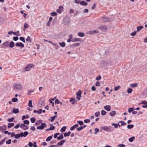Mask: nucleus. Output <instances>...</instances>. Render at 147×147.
I'll list each match as a JSON object with an SVG mask.
<instances>
[{"label": "nucleus", "instance_id": "obj_26", "mask_svg": "<svg viewBox=\"0 0 147 147\" xmlns=\"http://www.w3.org/2000/svg\"><path fill=\"white\" fill-rule=\"evenodd\" d=\"M78 35L79 36L82 37L85 36V34L83 32H79L78 33Z\"/></svg>", "mask_w": 147, "mask_h": 147}, {"label": "nucleus", "instance_id": "obj_16", "mask_svg": "<svg viewBox=\"0 0 147 147\" xmlns=\"http://www.w3.org/2000/svg\"><path fill=\"white\" fill-rule=\"evenodd\" d=\"M118 123H121V126H125L127 124L125 122L123 121H119L118 122Z\"/></svg>", "mask_w": 147, "mask_h": 147}, {"label": "nucleus", "instance_id": "obj_30", "mask_svg": "<svg viewBox=\"0 0 147 147\" xmlns=\"http://www.w3.org/2000/svg\"><path fill=\"white\" fill-rule=\"evenodd\" d=\"M80 44V43L76 42L73 44L72 45V46L74 47H76L79 46Z\"/></svg>", "mask_w": 147, "mask_h": 147}, {"label": "nucleus", "instance_id": "obj_29", "mask_svg": "<svg viewBox=\"0 0 147 147\" xmlns=\"http://www.w3.org/2000/svg\"><path fill=\"white\" fill-rule=\"evenodd\" d=\"M53 138V136H50L48 137L46 139V141L47 142L50 141Z\"/></svg>", "mask_w": 147, "mask_h": 147}, {"label": "nucleus", "instance_id": "obj_13", "mask_svg": "<svg viewBox=\"0 0 147 147\" xmlns=\"http://www.w3.org/2000/svg\"><path fill=\"white\" fill-rule=\"evenodd\" d=\"M81 39L80 38H75L72 39V42H76L81 41Z\"/></svg>", "mask_w": 147, "mask_h": 147}, {"label": "nucleus", "instance_id": "obj_46", "mask_svg": "<svg viewBox=\"0 0 147 147\" xmlns=\"http://www.w3.org/2000/svg\"><path fill=\"white\" fill-rule=\"evenodd\" d=\"M134 108L131 107L129 109L128 111L129 113H131V112H132L134 110Z\"/></svg>", "mask_w": 147, "mask_h": 147}, {"label": "nucleus", "instance_id": "obj_45", "mask_svg": "<svg viewBox=\"0 0 147 147\" xmlns=\"http://www.w3.org/2000/svg\"><path fill=\"white\" fill-rule=\"evenodd\" d=\"M100 115V112L99 111H97L94 113V116L97 117Z\"/></svg>", "mask_w": 147, "mask_h": 147}, {"label": "nucleus", "instance_id": "obj_36", "mask_svg": "<svg viewBox=\"0 0 147 147\" xmlns=\"http://www.w3.org/2000/svg\"><path fill=\"white\" fill-rule=\"evenodd\" d=\"M134 125L133 124L128 125L127 126V128L129 129H131L133 128Z\"/></svg>", "mask_w": 147, "mask_h": 147}, {"label": "nucleus", "instance_id": "obj_56", "mask_svg": "<svg viewBox=\"0 0 147 147\" xmlns=\"http://www.w3.org/2000/svg\"><path fill=\"white\" fill-rule=\"evenodd\" d=\"M55 103L56 104H59L60 103V102L58 99H57L55 101Z\"/></svg>", "mask_w": 147, "mask_h": 147}, {"label": "nucleus", "instance_id": "obj_24", "mask_svg": "<svg viewBox=\"0 0 147 147\" xmlns=\"http://www.w3.org/2000/svg\"><path fill=\"white\" fill-rule=\"evenodd\" d=\"M116 114V112L115 111H113L109 113V115L112 116L113 117Z\"/></svg>", "mask_w": 147, "mask_h": 147}, {"label": "nucleus", "instance_id": "obj_1", "mask_svg": "<svg viewBox=\"0 0 147 147\" xmlns=\"http://www.w3.org/2000/svg\"><path fill=\"white\" fill-rule=\"evenodd\" d=\"M101 128L102 130H104L107 132H111L114 130V127L111 126H109V127L104 126L101 127Z\"/></svg>", "mask_w": 147, "mask_h": 147}, {"label": "nucleus", "instance_id": "obj_58", "mask_svg": "<svg viewBox=\"0 0 147 147\" xmlns=\"http://www.w3.org/2000/svg\"><path fill=\"white\" fill-rule=\"evenodd\" d=\"M3 45L5 47H8L9 45V43L8 42H5L3 43Z\"/></svg>", "mask_w": 147, "mask_h": 147}, {"label": "nucleus", "instance_id": "obj_49", "mask_svg": "<svg viewBox=\"0 0 147 147\" xmlns=\"http://www.w3.org/2000/svg\"><path fill=\"white\" fill-rule=\"evenodd\" d=\"M50 126H51L49 128L50 130H53L55 129V127L54 125H53V124L50 125Z\"/></svg>", "mask_w": 147, "mask_h": 147}, {"label": "nucleus", "instance_id": "obj_41", "mask_svg": "<svg viewBox=\"0 0 147 147\" xmlns=\"http://www.w3.org/2000/svg\"><path fill=\"white\" fill-rule=\"evenodd\" d=\"M50 15L52 16H57V13L56 12H51L50 13Z\"/></svg>", "mask_w": 147, "mask_h": 147}, {"label": "nucleus", "instance_id": "obj_3", "mask_svg": "<svg viewBox=\"0 0 147 147\" xmlns=\"http://www.w3.org/2000/svg\"><path fill=\"white\" fill-rule=\"evenodd\" d=\"M47 127V125L44 123H41V125L38 126L37 127V129H38L42 130L43 129Z\"/></svg>", "mask_w": 147, "mask_h": 147}, {"label": "nucleus", "instance_id": "obj_33", "mask_svg": "<svg viewBox=\"0 0 147 147\" xmlns=\"http://www.w3.org/2000/svg\"><path fill=\"white\" fill-rule=\"evenodd\" d=\"M14 46V43L13 41H11L10 42L9 44V47L11 48L13 47Z\"/></svg>", "mask_w": 147, "mask_h": 147}, {"label": "nucleus", "instance_id": "obj_63", "mask_svg": "<svg viewBox=\"0 0 147 147\" xmlns=\"http://www.w3.org/2000/svg\"><path fill=\"white\" fill-rule=\"evenodd\" d=\"M28 145L30 147H32L33 146V144L31 142H29L28 143Z\"/></svg>", "mask_w": 147, "mask_h": 147}, {"label": "nucleus", "instance_id": "obj_6", "mask_svg": "<svg viewBox=\"0 0 147 147\" xmlns=\"http://www.w3.org/2000/svg\"><path fill=\"white\" fill-rule=\"evenodd\" d=\"M82 93L81 91L80 90H79L78 92L76 93V98L78 100H80L81 99Z\"/></svg>", "mask_w": 147, "mask_h": 147}, {"label": "nucleus", "instance_id": "obj_38", "mask_svg": "<svg viewBox=\"0 0 147 147\" xmlns=\"http://www.w3.org/2000/svg\"><path fill=\"white\" fill-rule=\"evenodd\" d=\"M30 123L29 121L28 120H25L23 121V124L25 125H29Z\"/></svg>", "mask_w": 147, "mask_h": 147}, {"label": "nucleus", "instance_id": "obj_50", "mask_svg": "<svg viewBox=\"0 0 147 147\" xmlns=\"http://www.w3.org/2000/svg\"><path fill=\"white\" fill-rule=\"evenodd\" d=\"M132 89L131 88H129L127 89V92L129 93H131L132 92Z\"/></svg>", "mask_w": 147, "mask_h": 147}, {"label": "nucleus", "instance_id": "obj_20", "mask_svg": "<svg viewBox=\"0 0 147 147\" xmlns=\"http://www.w3.org/2000/svg\"><path fill=\"white\" fill-rule=\"evenodd\" d=\"M71 134V132L70 131H68V132H65L64 134V136L65 137L69 136Z\"/></svg>", "mask_w": 147, "mask_h": 147}, {"label": "nucleus", "instance_id": "obj_47", "mask_svg": "<svg viewBox=\"0 0 147 147\" xmlns=\"http://www.w3.org/2000/svg\"><path fill=\"white\" fill-rule=\"evenodd\" d=\"M15 90H17L18 89V85L17 84H14L13 86Z\"/></svg>", "mask_w": 147, "mask_h": 147}, {"label": "nucleus", "instance_id": "obj_12", "mask_svg": "<svg viewBox=\"0 0 147 147\" xmlns=\"http://www.w3.org/2000/svg\"><path fill=\"white\" fill-rule=\"evenodd\" d=\"M6 129V126L5 125H4L3 126L0 127V131L3 132Z\"/></svg>", "mask_w": 147, "mask_h": 147}, {"label": "nucleus", "instance_id": "obj_54", "mask_svg": "<svg viewBox=\"0 0 147 147\" xmlns=\"http://www.w3.org/2000/svg\"><path fill=\"white\" fill-rule=\"evenodd\" d=\"M111 125L112 126H113L115 128H117L118 127L117 123H112Z\"/></svg>", "mask_w": 147, "mask_h": 147}, {"label": "nucleus", "instance_id": "obj_25", "mask_svg": "<svg viewBox=\"0 0 147 147\" xmlns=\"http://www.w3.org/2000/svg\"><path fill=\"white\" fill-rule=\"evenodd\" d=\"M20 12L21 13L23 14V17H24V18L26 19L27 18V14L26 13H24L23 11H21Z\"/></svg>", "mask_w": 147, "mask_h": 147}, {"label": "nucleus", "instance_id": "obj_57", "mask_svg": "<svg viewBox=\"0 0 147 147\" xmlns=\"http://www.w3.org/2000/svg\"><path fill=\"white\" fill-rule=\"evenodd\" d=\"M18 100V98H13L12 100V101L13 102H17Z\"/></svg>", "mask_w": 147, "mask_h": 147}, {"label": "nucleus", "instance_id": "obj_60", "mask_svg": "<svg viewBox=\"0 0 147 147\" xmlns=\"http://www.w3.org/2000/svg\"><path fill=\"white\" fill-rule=\"evenodd\" d=\"M90 120L89 119H86L84 120V122L85 123H88L90 122Z\"/></svg>", "mask_w": 147, "mask_h": 147}, {"label": "nucleus", "instance_id": "obj_59", "mask_svg": "<svg viewBox=\"0 0 147 147\" xmlns=\"http://www.w3.org/2000/svg\"><path fill=\"white\" fill-rule=\"evenodd\" d=\"M136 31H135L131 34V35L132 36H134L136 34Z\"/></svg>", "mask_w": 147, "mask_h": 147}, {"label": "nucleus", "instance_id": "obj_5", "mask_svg": "<svg viewBox=\"0 0 147 147\" xmlns=\"http://www.w3.org/2000/svg\"><path fill=\"white\" fill-rule=\"evenodd\" d=\"M20 124L19 123V127H20L22 129L24 130H26L28 129L29 127L24 124L22 123L20 125Z\"/></svg>", "mask_w": 147, "mask_h": 147}, {"label": "nucleus", "instance_id": "obj_9", "mask_svg": "<svg viewBox=\"0 0 147 147\" xmlns=\"http://www.w3.org/2000/svg\"><path fill=\"white\" fill-rule=\"evenodd\" d=\"M63 21L65 24H68L70 22L69 20L66 18H64L63 19Z\"/></svg>", "mask_w": 147, "mask_h": 147}, {"label": "nucleus", "instance_id": "obj_34", "mask_svg": "<svg viewBox=\"0 0 147 147\" xmlns=\"http://www.w3.org/2000/svg\"><path fill=\"white\" fill-rule=\"evenodd\" d=\"M66 128V127L65 126L62 127L60 129V131L61 132H64L65 131Z\"/></svg>", "mask_w": 147, "mask_h": 147}, {"label": "nucleus", "instance_id": "obj_64", "mask_svg": "<svg viewBox=\"0 0 147 147\" xmlns=\"http://www.w3.org/2000/svg\"><path fill=\"white\" fill-rule=\"evenodd\" d=\"M117 146L120 147H125V145L124 144H119Z\"/></svg>", "mask_w": 147, "mask_h": 147}, {"label": "nucleus", "instance_id": "obj_55", "mask_svg": "<svg viewBox=\"0 0 147 147\" xmlns=\"http://www.w3.org/2000/svg\"><path fill=\"white\" fill-rule=\"evenodd\" d=\"M120 87V86H115L114 87V90L115 91H117L119 89Z\"/></svg>", "mask_w": 147, "mask_h": 147}, {"label": "nucleus", "instance_id": "obj_14", "mask_svg": "<svg viewBox=\"0 0 147 147\" xmlns=\"http://www.w3.org/2000/svg\"><path fill=\"white\" fill-rule=\"evenodd\" d=\"M78 126V124L74 125L70 127V130L71 131L74 130Z\"/></svg>", "mask_w": 147, "mask_h": 147}, {"label": "nucleus", "instance_id": "obj_18", "mask_svg": "<svg viewBox=\"0 0 147 147\" xmlns=\"http://www.w3.org/2000/svg\"><path fill=\"white\" fill-rule=\"evenodd\" d=\"M80 4L82 5L86 6L88 5V3L84 1H82L80 2Z\"/></svg>", "mask_w": 147, "mask_h": 147}, {"label": "nucleus", "instance_id": "obj_11", "mask_svg": "<svg viewBox=\"0 0 147 147\" xmlns=\"http://www.w3.org/2000/svg\"><path fill=\"white\" fill-rule=\"evenodd\" d=\"M104 109L106 111H109L111 110V107L109 105H107L104 106Z\"/></svg>", "mask_w": 147, "mask_h": 147}, {"label": "nucleus", "instance_id": "obj_48", "mask_svg": "<svg viewBox=\"0 0 147 147\" xmlns=\"http://www.w3.org/2000/svg\"><path fill=\"white\" fill-rule=\"evenodd\" d=\"M28 24L27 23H25L24 25V30H25L26 28H28Z\"/></svg>", "mask_w": 147, "mask_h": 147}, {"label": "nucleus", "instance_id": "obj_17", "mask_svg": "<svg viewBox=\"0 0 147 147\" xmlns=\"http://www.w3.org/2000/svg\"><path fill=\"white\" fill-rule=\"evenodd\" d=\"M98 32V31L97 30H94L92 31H90L88 32V33L89 34H92L94 33H97Z\"/></svg>", "mask_w": 147, "mask_h": 147}, {"label": "nucleus", "instance_id": "obj_28", "mask_svg": "<svg viewBox=\"0 0 147 147\" xmlns=\"http://www.w3.org/2000/svg\"><path fill=\"white\" fill-rule=\"evenodd\" d=\"M38 104L39 105L42 106L44 105V102L43 100H40L38 101Z\"/></svg>", "mask_w": 147, "mask_h": 147}, {"label": "nucleus", "instance_id": "obj_37", "mask_svg": "<svg viewBox=\"0 0 147 147\" xmlns=\"http://www.w3.org/2000/svg\"><path fill=\"white\" fill-rule=\"evenodd\" d=\"M63 138L64 137L63 135L61 134L57 138V139L58 140H61L63 139Z\"/></svg>", "mask_w": 147, "mask_h": 147}, {"label": "nucleus", "instance_id": "obj_62", "mask_svg": "<svg viewBox=\"0 0 147 147\" xmlns=\"http://www.w3.org/2000/svg\"><path fill=\"white\" fill-rule=\"evenodd\" d=\"M14 117H13L9 119H8L7 121H8L9 122H12L14 120Z\"/></svg>", "mask_w": 147, "mask_h": 147}, {"label": "nucleus", "instance_id": "obj_19", "mask_svg": "<svg viewBox=\"0 0 147 147\" xmlns=\"http://www.w3.org/2000/svg\"><path fill=\"white\" fill-rule=\"evenodd\" d=\"M42 121V120H39L37 121L35 123V125H38L40 124H41Z\"/></svg>", "mask_w": 147, "mask_h": 147}, {"label": "nucleus", "instance_id": "obj_27", "mask_svg": "<svg viewBox=\"0 0 147 147\" xmlns=\"http://www.w3.org/2000/svg\"><path fill=\"white\" fill-rule=\"evenodd\" d=\"M29 117L28 115H23L22 117V120H24L25 119H28L29 118Z\"/></svg>", "mask_w": 147, "mask_h": 147}, {"label": "nucleus", "instance_id": "obj_7", "mask_svg": "<svg viewBox=\"0 0 147 147\" xmlns=\"http://www.w3.org/2000/svg\"><path fill=\"white\" fill-rule=\"evenodd\" d=\"M102 20L104 22H109L111 21V19L109 18L104 17L102 18Z\"/></svg>", "mask_w": 147, "mask_h": 147}, {"label": "nucleus", "instance_id": "obj_32", "mask_svg": "<svg viewBox=\"0 0 147 147\" xmlns=\"http://www.w3.org/2000/svg\"><path fill=\"white\" fill-rule=\"evenodd\" d=\"M26 41L27 42H29V43H30L32 42V40L30 38V37L29 36H28L26 39Z\"/></svg>", "mask_w": 147, "mask_h": 147}, {"label": "nucleus", "instance_id": "obj_23", "mask_svg": "<svg viewBox=\"0 0 147 147\" xmlns=\"http://www.w3.org/2000/svg\"><path fill=\"white\" fill-rule=\"evenodd\" d=\"M28 106L31 108L33 107V105H32V101L31 100H30L29 101Z\"/></svg>", "mask_w": 147, "mask_h": 147}, {"label": "nucleus", "instance_id": "obj_4", "mask_svg": "<svg viewBox=\"0 0 147 147\" xmlns=\"http://www.w3.org/2000/svg\"><path fill=\"white\" fill-rule=\"evenodd\" d=\"M34 65L32 64H29L24 68V70L25 71H28L30 70L31 68Z\"/></svg>", "mask_w": 147, "mask_h": 147}, {"label": "nucleus", "instance_id": "obj_8", "mask_svg": "<svg viewBox=\"0 0 147 147\" xmlns=\"http://www.w3.org/2000/svg\"><path fill=\"white\" fill-rule=\"evenodd\" d=\"M99 29L102 31H104L107 29V27L106 26L102 25L98 27Z\"/></svg>", "mask_w": 147, "mask_h": 147}, {"label": "nucleus", "instance_id": "obj_61", "mask_svg": "<svg viewBox=\"0 0 147 147\" xmlns=\"http://www.w3.org/2000/svg\"><path fill=\"white\" fill-rule=\"evenodd\" d=\"M94 130L95 131V132H94V134H96L99 131V129L98 128H95L94 129Z\"/></svg>", "mask_w": 147, "mask_h": 147}, {"label": "nucleus", "instance_id": "obj_40", "mask_svg": "<svg viewBox=\"0 0 147 147\" xmlns=\"http://www.w3.org/2000/svg\"><path fill=\"white\" fill-rule=\"evenodd\" d=\"M101 115L103 116H104V115H105L107 113V112L105 111V110H102L101 111Z\"/></svg>", "mask_w": 147, "mask_h": 147}, {"label": "nucleus", "instance_id": "obj_2", "mask_svg": "<svg viewBox=\"0 0 147 147\" xmlns=\"http://www.w3.org/2000/svg\"><path fill=\"white\" fill-rule=\"evenodd\" d=\"M29 134L27 131H25L24 132H22L19 134V138L20 137H26Z\"/></svg>", "mask_w": 147, "mask_h": 147}, {"label": "nucleus", "instance_id": "obj_31", "mask_svg": "<svg viewBox=\"0 0 147 147\" xmlns=\"http://www.w3.org/2000/svg\"><path fill=\"white\" fill-rule=\"evenodd\" d=\"M135 139V137L134 136H132L129 139V141L130 142H133L134 140Z\"/></svg>", "mask_w": 147, "mask_h": 147}, {"label": "nucleus", "instance_id": "obj_22", "mask_svg": "<svg viewBox=\"0 0 147 147\" xmlns=\"http://www.w3.org/2000/svg\"><path fill=\"white\" fill-rule=\"evenodd\" d=\"M143 27H144L143 26H140L137 27V30L136 32H138L140 30H141L143 28Z\"/></svg>", "mask_w": 147, "mask_h": 147}, {"label": "nucleus", "instance_id": "obj_43", "mask_svg": "<svg viewBox=\"0 0 147 147\" xmlns=\"http://www.w3.org/2000/svg\"><path fill=\"white\" fill-rule=\"evenodd\" d=\"M14 125V124L13 123H9L8 124V128H10Z\"/></svg>", "mask_w": 147, "mask_h": 147}, {"label": "nucleus", "instance_id": "obj_42", "mask_svg": "<svg viewBox=\"0 0 147 147\" xmlns=\"http://www.w3.org/2000/svg\"><path fill=\"white\" fill-rule=\"evenodd\" d=\"M138 85L137 83H133L130 84V86L132 88H134L137 86Z\"/></svg>", "mask_w": 147, "mask_h": 147}, {"label": "nucleus", "instance_id": "obj_44", "mask_svg": "<svg viewBox=\"0 0 147 147\" xmlns=\"http://www.w3.org/2000/svg\"><path fill=\"white\" fill-rule=\"evenodd\" d=\"M20 40L22 41L24 43H25V38L23 37H20L19 38Z\"/></svg>", "mask_w": 147, "mask_h": 147}, {"label": "nucleus", "instance_id": "obj_53", "mask_svg": "<svg viewBox=\"0 0 147 147\" xmlns=\"http://www.w3.org/2000/svg\"><path fill=\"white\" fill-rule=\"evenodd\" d=\"M18 112V109H14L13 110V113H17Z\"/></svg>", "mask_w": 147, "mask_h": 147}, {"label": "nucleus", "instance_id": "obj_51", "mask_svg": "<svg viewBox=\"0 0 147 147\" xmlns=\"http://www.w3.org/2000/svg\"><path fill=\"white\" fill-rule=\"evenodd\" d=\"M34 91V90H29L28 92V93L27 94L28 95H30V93L33 92Z\"/></svg>", "mask_w": 147, "mask_h": 147}, {"label": "nucleus", "instance_id": "obj_39", "mask_svg": "<svg viewBox=\"0 0 147 147\" xmlns=\"http://www.w3.org/2000/svg\"><path fill=\"white\" fill-rule=\"evenodd\" d=\"M77 123L81 126L83 125L84 123L82 121H77Z\"/></svg>", "mask_w": 147, "mask_h": 147}, {"label": "nucleus", "instance_id": "obj_52", "mask_svg": "<svg viewBox=\"0 0 147 147\" xmlns=\"http://www.w3.org/2000/svg\"><path fill=\"white\" fill-rule=\"evenodd\" d=\"M24 47V44L21 42H19V47H21V48H23Z\"/></svg>", "mask_w": 147, "mask_h": 147}, {"label": "nucleus", "instance_id": "obj_21", "mask_svg": "<svg viewBox=\"0 0 147 147\" xmlns=\"http://www.w3.org/2000/svg\"><path fill=\"white\" fill-rule=\"evenodd\" d=\"M59 44L61 47H65V43L64 42H59Z\"/></svg>", "mask_w": 147, "mask_h": 147}, {"label": "nucleus", "instance_id": "obj_10", "mask_svg": "<svg viewBox=\"0 0 147 147\" xmlns=\"http://www.w3.org/2000/svg\"><path fill=\"white\" fill-rule=\"evenodd\" d=\"M77 101V100L74 98H72L70 99V102H72L71 103L72 105L75 104Z\"/></svg>", "mask_w": 147, "mask_h": 147}, {"label": "nucleus", "instance_id": "obj_15", "mask_svg": "<svg viewBox=\"0 0 147 147\" xmlns=\"http://www.w3.org/2000/svg\"><path fill=\"white\" fill-rule=\"evenodd\" d=\"M65 141L66 140H62L57 143V145L62 146L65 142Z\"/></svg>", "mask_w": 147, "mask_h": 147}, {"label": "nucleus", "instance_id": "obj_35", "mask_svg": "<svg viewBox=\"0 0 147 147\" xmlns=\"http://www.w3.org/2000/svg\"><path fill=\"white\" fill-rule=\"evenodd\" d=\"M36 119L34 117H32L30 119L31 122L32 123H34L36 121Z\"/></svg>", "mask_w": 147, "mask_h": 147}]
</instances>
